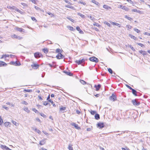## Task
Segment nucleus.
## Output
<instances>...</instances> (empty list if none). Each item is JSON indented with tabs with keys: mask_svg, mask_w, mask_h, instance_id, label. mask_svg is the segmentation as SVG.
<instances>
[{
	"mask_svg": "<svg viewBox=\"0 0 150 150\" xmlns=\"http://www.w3.org/2000/svg\"><path fill=\"white\" fill-rule=\"evenodd\" d=\"M109 99L110 100H112L113 101H115L117 100L116 96L114 93H113L111 96L109 97Z\"/></svg>",
	"mask_w": 150,
	"mask_h": 150,
	"instance_id": "1",
	"label": "nucleus"
},
{
	"mask_svg": "<svg viewBox=\"0 0 150 150\" xmlns=\"http://www.w3.org/2000/svg\"><path fill=\"white\" fill-rule=\"evenodd\" d=\"M89 60L92 62L97 63L98 62V59L95 57H91L89 58Z\"/></svg>",
	"mask_w": 150,
	"mask_h": 150,
	"instance_id": "2",
	"label": "nucleus"
},
{
	"mask_svg": "<svg viewBox=\"0 0 150 150\" xmlns=\"http://www.w3.org/2000/svg\"><path fill=\"white\" fill-rule=\"evenodd\" d=\"M34 56L35 58H38L43 56L42 55L40 52H36L34 53Z\"/></svg>",
	"mask_w": 150,
	"mask_h": 150,
	"instance_id": "3",
	"label": "nucleus"
},
{
	"mask_svg": "<svg viewBox=\"0 0 150 150\" xmlns=\"http://www.w3.org/2000/svg\"><path fill=\"white\" fill-rule=\"evenodd\" d=\"M132 102L134 106H138L140 104V103L138 101H137L135 99L133 100L132 101Z\"/></svg>",
	"mask_w": 150,
	"mask_h": 150,
	"instance_id": "4",
	"label": "nucleus"
},
{
	"mask_svg": "<svg viewBox=\"0 0 150 150\" xmlns=\"http://www.w3.org/2000/svg\"><path fill=\"white\" fill-rule=\"evenodd\" d=\"M56 57L58 59H61L64 58V56L61 53H59L56 56Z\"/></svg>",
	"mask_w": 150,
	"mask_h": 150,
	"instance_id": "5",
	"label": "nucleus"
},
{
	"mask_svg": "<svg viewBox=\"0 0 150 150\" xmlns=\"http://www.w3.org/2000/svg\"><path fill=\"white\" fill-rule=\"evenodd\" d=\"M85 61V59L83 58L79 60H76L75 62L78 65L81 64L82 63L84 62Z\"/></svg>",
	"mask_w": 150,
	"mask_h": 150,
	"instance_id": "6",
	"label": "nucleus"
},
{
	"mask_svg": "<svg viewBox=\"0 0 150 150\" xmlns=\"http://www.w3.org/2000/svg\"><path fill=\"white\" fill-rule=\"evenodd\" d=\"M98 127L100 128H102L104 127V125L103 123H98L97 124Z\"/></svg>",
	"mask_w": 150,
	"mask_h": 150,
	"instance_id": "7",
	"label": "nucleus"
},
{
	"mask_svg": "<svg viewBox=\"0 0 150 150\" xmlns=\"http://www.w3.org/2000/svg\"><path fill=\"white\" fill-rule=\"evenodd\" d=\"M32 68L34 69H37L39 67V65L38 64H34L31 65Z\"/></svg>",
	"mask_w": 150,
	"mask_h": 150,
	"instance_id": "8",
	"label": "nucleus"
},
{
	"mask_svg": "<svg viewBox=\"0 0 150 150\" xmlns=\"http://www.w3.org/2000/svg\"><path fill=\"white\" fill-rule=\"evenodd\" d=\"M101 85L100 84H98V85H95L94 86V87L96 88V91H98L99 90L100 88Z\"/></svg>",
	"mask_w": 150,
	"mask_h": 150,
	"instance_id": "9",
	"label": "nucleus"
},
{
	"mask_svg": "<svg viewBox=\"0 0 150 150\" xmlns=\"http://www.w3.org/2000/svg\"><path fill=\"white\" fill-rule=\"evenodd\" d=\"M71 125L74 127L75 128L78 129H81V128L80 127H78V125L75 123H73L71 124Z\"/></svg>",
	"mask_w": 150,
	"mask_h": 150,
	"instance_id": "10",
	"label": "nucleus"
},
{
	"mask_svg": "<svg viewBox=\"0 0 150 150\" xmlns=\"http://www.w3.org/2000/svg\"><path fill=\"white\" fill-rule=\"evenodd\" d=\"M63 72L66 74L67 75L71 76L73 75V74L70 72L67 71H64Z\"/></svg>",
	"mask_w": 150,
	"mask_h": 150,
	"instance_id": "11",
	"label": "nucleus"
},
{
	"mask_svg": "<svg viewBox=\"0 0 150 150\" xmlns=\"http://www.w3.org/2000/svg\"><path fill=\"white\" fill-rule=\"evenodd\" d=\"M16 30L18 31H19L21 32H25L24 30L22 28H19L18 27H16Z\"/></svg>",
	"mask_w": 150,
	"mask_h": 150,
	"instance_id": "12",
	"label": "nucleus"
},
{
	"mask_svg": "<svg viewBox=\"0 0 150 150\" xmlns=\"http://www.w3.org/2000/svg\"><path fill=\"white\" fill-rule=\"evenodd\" d=\"M7 65V64L5 62L2 61H0V67L6 66Z\"/></svg>",
	"mask_w": 150,
	"mask_h": 150,
	"instance_id": "13",
	"label": "nucleus"
},
{
	"mask_svg": "<svg viewBox=\"0 0 150 150\" xmlns=\"http://www.w3.org/2000/svg\"><path fill=\"white\" fill-rule=\"evenodd\" d=\"M76 29L77 30L79 31V32L80 34H83V32L81 30L80 27L79 26H77L76 27Z\"/></svg>",
	"mask_w": 150,
	"mask_h": 150,
	"instance_id": "14",
	"label": "nucleus"
},
{
	"mask_svg": "<svg viewBox=\"0 0 150 150\" xmlns=\"http://www.w3.org/2000/svg\"><path fill=\"white\" fill-rule=\"evenodd\" d=\"M1 147L2 149H5L6 150H11L8 147L6 146L5 145H1Z\"/></svg>",
	"mask_w": 150,
	"mask_h": 150,
	"instance_id": "15",
	"label": "nucleus"
},
{
	"mask_svg": "<svg viewBox=\"0 0 150 150\" xmlns=\"http://www.w3.org/2000/svg\"><path fill=\"white\" fill-rule=\"evenodd\" d=\"M46 142L45 139H43L40 142L39 144L41 145H44Z\"/></svg>",
	"mask_w": 150,
	"mask_h": 150,
	"instance_id": "16",
	"label": "nucleus"
},
{
	"mask_svg": "<svg viewBox=\"0 0 150 150\" xmlns=\"http://www.w3.org/2000/svg\"><path fill=\"white\" fill-rule=\"evenodd\" d=\"M131 90L132 91V93L133 95H134V96H137V92L136 90L132 88V89Z\"/></svg>",
	"mask_w": 150,
	"mask_h": 150,
	"instance_id": "17",
	"label": "nucleus"
},
{
	"mask_svg": "<svg viewBox=\"0 0 150 150\" xmlns=\"http://www.w3.org/2000/svg\"><path fill=\"white\" fill-rule=\"evenodd\" d=\"M139 52L143 55H146L147 54V52L145 51H143L142 50H140Z\"/></svg>",
	"mask_w": 150,
	"mask_h": 150,
	"instance_id": "18",
	"label": "nucleus"
},
{
	"mask_svg": "<svg viewBox=\"0 0 150 150\" xmlns=\"http://www.w3.org/2000/svg\"><path fill=\"white\" fill-rule=\"evenodd\" d=\"M21 4L23 6L22 7L23 8H26L28 7V5L25 3H21Z\"/></svg>",
	"mask_w": 150,
	"mask_h": 150,
	"instance_id": "19",
	"label": "nucleus"
},
{
	"mask_svg": "<svg viewBox=\"0 0 150 150\" xmlns=\"http://www.w3.org/2000/svg\"><path fill=\"white\" fill-rule=\"evenodd\" d=\"M95 119L97 120H98L100 118L99 115L98 114H96L95 116Z\"/></svg>",
	"mask_w": 150,
	"mask_h": 150,
	"instance_id": "20",
	"label": "nucleus"
},
{
	"mask_svg": "<svg viewBox=\"0 0 150 150\" xmlns=\"http://www.w3.org/2000/svg\"><path fill=\"white\" fill-rule=\"evenodd\" d=\"M111 23L113 25H117V26H118L119 28H120V27H121L120 26V24H118V23H115V22H112Z\"/></svg>",
	"mask_w": 150,
	"mask_h": 150,
	"instance_id": "21",
	"label": "nucleus"
},
{
	"mask_svg": "<svg viewBox=\"0 0 150 150\" xmlns=\"http://www.w3.org/2000/svg\"><path fill=\"white\" fill-rule=\"evenodd\" d=\"M72 145L69 144V145L68 149L69 150H73V148L72 147Z\"/></svg>",
	"mask_w": 150,
	"mask_h": 150,
	"instance_id": "22",
	"label": "nucleus"
},
{
	"mask_svg": "<svg viewBox=\"0 0 150 150\" xmlns=\"http://www.w3.org/2000/svg\"><path fill=\"white\" fill-rule=\"evenodd\" d=\"M132 11L137 12L141 14L143 13L142 11H140L139 10H132Z\"/></svg>",
	"mask_w": 150,
	"mask_h": 150,
	"instance_id": "23",
	"label": "nucleus"
},
{
	"mask_svg": "<svg viewBox=\"0 0 150 150\" xmlns=\"http://www.w3.org/2000/svg\"><path fill=\"white\" fill-rule=\"evenodd\" d=\"M129 36L131 38H132L134 40H137V38L131 34H129Z\"/></svg>",
	"mask_w": 150,
	"mask_h": 150,
	"instance_id": "24",
	"label": "nucleus"
},
{
	"mask_svg": "<svg viewBox=\"0 0 150 150\" xmlns=\"http://www.w3.org/2000/svg\"><path fill=\"white\" fill-rule=\"evenodd\" d=\"M11 123L9 122H6L4 123V125L5 127L10 126Z\"/></svg>",
	"mask_w": 150,
	"mask_h": 150,
	"instance_id": "25",
	"label": "nucleus"
},
{
	"mask_svg": "<svg viewBox=\"0 0 150 150\" xmlns=\"http://www.w3.org/2000/svg\"><path fill=\"white\" fill-rule=\"evenodd\" d=\"M66 18L67 19H68V20H69L72 22L73 23L74 22V19H73L71 18L70 16H67L66 17Z\"/></svg>",
	"mask_w": 150,
	"mask_h": 150,
	"instance_id": "26",
	"label": "nucleus"
},
{
	"mask_svg": "<svg viewBox=\"0 0 150 150\" xmlns=\"http://www.w3.org/2000/svg\"><path fill=\"white\" fill-rule=\"evenodd\" d=\"M67 28L70 30L74 31L75 30V29L74 28L71 26H68Z\"/></svg>",
	"mask_w": 150,
	"mask_h": 150,
	"instance_id": "27",
	"label": "nucleus"
},
{
	"mask_svg": "<svg viewBox=\"0 0 150 150\" xmlns=\"http://www.w3.org/2000/svg\"><path fill=\"white\" fill-rule=\"evenodd\" d=\"M125 17L129 21H131L132 20V18L128 16L127 15H125Z\"/></svg>",
	"mask_w": 150,
	"mask_h": 150,
	"instance_id": "28",
	"label": "nucleus"
},
{
	"mask_svg": "<svg viewBox=\"0 0 150 150\" xmlns=\"http://www.w3.org/2000/svg\"><path fill=\"white\" fill-rule=\"evenodd\" d=\"M15 11L16 12H18L22 14H23L25 13V12L21 10H15Z\"/></svg>",
	"mask_w": 150,
	"mask_h": 150,
	"instance_id": "29",
	"label": "nucleus"
},
{
	"mask_svg": "<svg viewBox=\"0 0 150 150\" xmlns=\"http://www.w3.org/2000/svg\"><path fill=\"white\" fill-rule=\"evenodd\" d=\"M78 15L80 16L83 18H85V16L84 15L81 14L80 13H78Z\"/></svg>",
	"mask_w": 150,
	"mask_h": 150,
	"instance_id": "30",
	"label": "nucleus"
},
{
	"mask_svg": "<svg viewBox=\"0 0 150 150\" xmlns=\"http://www.w3.org/2000/svg\"><path fill=\"white\" fill-rule=\"evenodd\" d=\"M7 8L8 9H15L16 8L15 6H13L12 7H11L9 5L7 6Z\"/></svg>",
	"mask_w": 150,
	"mask_h": 150,
	"instance_id": "31",
	"label": "nucleus"
},
{
	"mask_svg": "<svg viewBox=\"0 0 150 150\" xmlns=\"http://www.w3.org/2000/svg\"><path fill=\"white\" fill-rule=\"evenodd\" d=\"M103 8H104L105 9H110V8H110V7L109 6H108L107 5H104L103 6Z\"/></svg>",
	"mask_w": 150,
	"mask_h": 150,
	"instance_id": "32",
	"label": "nucleus"
},
{
	"mask_svg": "<svg viewBox=\"0 0 150 150\" xmlns=\"http://www.w3.org/2000/svg\"><path fill=\"white\" fill-rule=\"evenodd\" d=\"M33 130H34L35 131L37 132V133H38L39 134H40V132H40V131L38 130V129L37 128H35V129H34V128H33Z\"/></svg>",
	"mask_w": 150,
	"mask_h": 150,
	"instance_id": "33",
	"label": "nucleus"
},
{
	"mask_svg": "<svg viewBox=\"0 0 150 150\" xmlns=\"http://www.w3.org/2000/svg\"><path fill=\"white\" fill-rule=\"evenodd\" d=\"M43 52L46 53L47 54V53L48 52V50L47 49V48H44L43 49Z\"/></svg>",
	"mask_w": 150,
	"mask_h": 150,
	"instance_id": "34",
	"label": "nucleus"
},
{
	"mask_svg": "<svg viewBox=\"0 0 150 150\" xmlns=\"http://www.w3.org/2000/svg\"><path fill=\"white\" fill-rule=\"evenodd\" d=\"M30 1H31L34 4H37V2H38V1L37 0H29Z\"/></svg>",
	"mask_w": 150,
	"mask_h": 150,
	"instance_id": "35",
	"label": "nucleus"
},
{
	"mask_svg": "<svg viewBox=\"0 0 150 150\" xmlns=\"http://www.w3.org/2000/svg\"><path fill=\"white\" fill-rule=\"evenodd\" d=\"M80 81L81 83L83 85H85V84L87 83L86 82V81L83 80H80Z\"/></svg>",
	"mask_w": 150,
	"mask_h": 150,
	"instance_id": "36",
	"label": "nucleus"
},
{
	"mask_svg": "<svg viewBox=\"0 0 150 150\" xmlns=\"http://www.w3.org/2000/svg\"><path fill=\"white\" fill-rule=\"evenodd\" d=\"M108 72L110 73L111 74H112L113 73V71L112 69L110 68H109L108 69Z\"/></svg>",
	"mask_w": 150,
	"mask_h": 150,
	"instance_id": "37",
	"label": "nucleus"
},
{
	"mask_svg": "<svg viewBox=\"0 0 150 150\" xmlns=\"http://www.w3.org/2000/svg\"><path fill=\"white\" fill-rule=\"evenodd\" d=\"M24 110L26 112H27L29 113L30 112V111L29 110V109L27 108H25Z\"/></svg>",
	"mask_w": 150,
	"mask_h": 150,
	"instance_id": "38",
	"label": "nucleus"
},
{
	"mask_svg": "<svg viewBox=\"0 0 150 150\" xmlns=\"http://www.w3.org/2000/svg\"><path fill=\"white\" fill-rule=\"evenodd\" d=\"M3 122V120L1 117V116H0V125H1Z\"/></svg>",
	"mask_w": 150,
	"mask_h": 150,
	"instance_id": "39",
	"label": "nucleus"
},
{
	"mask_svg": "<svg viewBox=\"0 0 150 150\" xmlns=\"http://www.w3.org/2000/svg\"><path fill=\"white\" fill-rule=\"evenodd\" d=\"M92 2H93V3H94L95 4H96V5H98V4H99L98 2L96 1L95 0H92Z\"/></svg>",
	"mask_w": 150,
	"mask_h": 150,
	"instance_id": "40",
	"label": "nucleus"
},
{
	"mask_svg": "<svg viewBox=\"0 0 150 150\" xmlns=\"http://www.w3.org/2000/svg\"><path fill=\"white\" fill-rule=\"evenodd\" d=\"M104 23L106 24L109 27H110L111 26V25L105 21L104 22Z\"/></svg>",
	"mask_w": 150,
	"mask_h": 150,
	"instance_id": "41",
	"label": "nucleus"
},
{
	"mask_svg": "<svg viewBox=\"0 0 150 150\" xmlns=\"http://www.w3.org/2000/svg\"><path fill=\"white\" fill-rule=\"evenodd\" d=\"M129 47L132 51H135V49L133 47H132L131 45H129Z\"/></svg>",
	"mask_w": 150,
	"mask_h": 150,
	"instance_id": "42",
	"label": "nucleus"
},
{
	"mask_svg": "<svg viewBox=\"0 0 150 150\" xmlns=\"http://www.w3.org/2000/svg\"><path fill=\"white\" fill-rule=\"evenodd\" d=\"M61 51V50L59 49H57L56 50V53H61L60 52Z\"/></svg>",
	"mask_w": 150,
	"mask_h": 150,
	"instance_id": "43",
	"label": "nucleus"
},
{
	"mask_svg": "<svg viewBox=\"0 0 150 150\" xmlns=\"http://www.w3.org/2000/svg\"><path fill=\"white\" fill-rule=\"evenodd\" d=\"M24 91L27 92H31L32 91V90L31 89H24Z\"/></svg>",
	"mask_w": 150,
	"mask_h": 150,
	"instance_id": "44",
	"label": "nucleus"
},
{
	"mask_svg": "<svg viewBox=\"0 0 150 150\" xmlns=\"http://www.w3.org/2000/svg\"><path fill=\"white\" fill-rule=\"evenodd\" d=\"M32 110H33L34 112L36 113H38V111L35 108H32Z\"/></svg>",
	"mask_w": 150,
	"mask_h": 150,
	"instance_id": "45",
	"label": "nucleus"
},
{
	"mask_svg": "<svg viewBox=\"0 0 150 150\" xmlns=\"http://www.w3.org/2000/svg\"><path fill=\"white\" fill-rule=\"evenodd\" d=\"M65 6H66V7L67 8H70L71 9L73 8V7L70 5H67Z\"/></svg>",
	"mask_w": 150,
	"mask_h": 150,
	"instance_id": "46",
	"label": "nucleus"
},
{
	"mask_svg": "<svg viewBox=\"0 0 150 150\" xmlns=\"http://www.w3.org/2000/svg\"><path fill=\"white\" fill-rule=\"evenodd\" d=\"M22 104H24L25 105H27L28 104V103L26 102L25 101L23 100L22 102L21 103Z\"/></svg>",
	"mask_w": 150,
	"mask_h": 150,
	"instance_id": "47",
	"label": "nucleus"
},
{
	"mask_svg": "<svg viewBox=\"0 0 150 150\" xmlns=\"http://www.w3.org/2000/svg\"><path fill=\"white\" fill-rule=\"evenodd\" d=\"M21 65V63L20 62H16L15 66H18Z\"/></svg>",
	"mask_w": 150,
	"mask_h": 150,
	"instance_id": "48",
	"label": "nucleus"
},
{
	"mask_svg": "<svg viewBox=\"0 0 150 150\" xmlns=\"http://www.w3.org/2000/svg\"><path fill=\"white\" fill-rule=\"evenodd\" d=\"M96 112L95 111L91 110V114L92 115H94L96 113Z\"/></svg>",
	"mask_w": 150,
	"mask_h": 150,
	"instance_id": "49",
	"label": "nucleus"
},
{
	"mask_svg": "<svg viewBox=\"0 0 150 150\" xmlns=\"http://www.w3.org/2000/svg\"><path fill=\"white\" fill-rule=\"evenodd\" d=\"M40 115L42 117H43L44 118H46V116L43 113H40Z\"/></svg>",
	"mask_w": 150,
	"mask_h": 150,
	"instance_id": "50",
	"label": "nucleus"
},
{
	"mask_svg": "<svg viewBox=\"0 0 150 150\" xmlns=\"http://www.w3.org/2000/svg\"><path fill=\"white\" fill-rule=\"evenodd\" d=\"M134 30L138 33H140V30L137 28H134Z\"/></svg>",
	"mask_w": 150,
	"mask_h": 150,
	"instance_id": "51",
	"label": "nucleus"
},
{
	"mask_svg": "<svg viewBox=\"0 0 150 150\" xmlns=\"http://www.w3.org/2000/svg\"><path fill=\"white\" fill-rule=\"evenodd\" d=\"M137 44L138 45H139L141 46V47H143L144 46V45L142 43H137Z\"/></svg>",
	"mask_w": 150,
	"mask_h": 150,
	"instance_id": "52",
	"label": "nucleus"
},
{
	"mask_svg": "<svg viewBox=\"0 0 150 150\" xmlns=\"http://www.w3.org/2000/svg\"><path fill=\"white\" fill-rule=\"evenodd\" d=\"M126 87H127V88H129V89H130V90H131L132 89V88L130 86H129L127 84H126Z\"/></svg>",
	"mask_w": 150,
	"mask_h": 150,
	"instance_id": "53",
	"label": "nucleus"
},
{
	"mask_svg": "<svg viewBox=\"0 0 150 150\" xmlns=\"http://www.w3.org/2000/svg\"><path fill=\"white\" fill-rule=\"evenodd\" d=\"M126 27L128 28V29H131L132 27L129 25H127Z\"/></svg>",
	"mask_w": 150,
	"mask_h": 150,
	"instance_id": "54",
	"label": "nucleus"
},
{
	"mask_svg": "<svg viewBox=\"0 0 150 150\" xmlns=\"http://www.w3.org/2000/svg\"><path fill=\"white\" fill-rule=\"evenodd\" d=\"M66 108L65 107H62L60 108V110H66Z\"/></svg>",
	"mask_w": 150,
	"mask_h": 150,
	"instance_id": "55",
	"label": "nucleus"
},
{
	"mask_svg": "<svg viewBox=\"0 0 150 150\" xmlns=\"http://www.w3.org/2000/svg\"><path fill=\"white\" fill-rule=\"evenodd\" d=\"M31 18L33 21H35V22L37 21V20H36V19L35 17H31Z\"/></svg>",
	"mask_w": 150,
	"mask_h": 150,
	"instance_id": "56",
	"label": "nucleus"
},
{
	"mask_svg": "<svg viewBox=\"0 0 150 150\" xmlns=\"http://www.w3.org/2000/svg\"><path fill=\"white\" fill-rule=\"evenodd\" d=\"M43 104L45 105H47L48 104H50V103H48L46 101H45L43 103Z\"/></svg>",
	"mask_w": 150,
	"mask_h": 150,
	"instance_id": "57",
	"label": "nucleus"
},
{
	"mask_svg": "<svg viewBox=\"0 0 150 150\" xmlns=\"http://www.w3.org/2000/svg\"><path fill=\"white\" fill-rule=\"evenodd\" d=\"M2 108L7 110H8V107L5 106L4 105H3L2 106Z\"/></svg>",
	"mask_w": 150,
	"mask_h": 150,
	"instance_id": "58",
	"label": "nucleus"
},
{
	"mask_svg": "<svg viewBox=\"0 0 150 150\" xmlns=\"http://www.w3.org/2000/svg\"><path fill=\"white\" fill-rule=\"evenodd\" d=\"M88 17L91 20H94L95 19V18L92 17V16H88Z\"/></svg>",
	"mask_w": 150,
	"mask_h": 150,
	"instance_id": "59",
	"label": "nucleus"
},
{
	"mask_svg": "<svg viewBox=\"0 0 150 150\" xmlns=\"http://www.w3.org/2000/svg\"><path fill=\"white\" fill-rule=\"evenodd\" d=\"M120 8H122V9H125V7L121 5H120Z\"/></svg>",
	"mask_w": 150,
	"mask_h": 150,
	"instance_id": "60",
	"label": "nucleus"
},
{
	"mask_svg": "<svg viewBox=\"0 0 150 150\" xmlns=\"http://www.w3.org/2000/svg\"><path fill=\"white\" fill-rule=\"evenodd\" d=\"M122 150H130L128 148L126 147V148H122Z\"/></svg>",
	"mask_w": 150,
	"mask_h": 150,
	"instance_id": "61",
	"label": "nucleus"
},
{
	"mask_svg": "<svg viewBox=\"0 0 150 150\" xmlns=\"http://www.w3.org/2000/svg\"><path fill=\"white\" fill-rule=\"evenodd\" d=\"M64 1L65 2L68 3V4H71V3L70 2L67 0H65Z\"/></svg>",
	"mask_w": 150,
	"mask_h": 150,
	"instance_id": "62",
	"label": "nucleus"
},
{
	"mask_svg": "<svg viewBox=\"0 0 150 150\" xmlns=\"http://www.w3.org/2000/svg\"><path fill=\"white\" fill-rule=\"evenodd\" d=\"M22 38H23L22 37L18 36L17 39L19 40H21L22 39Z\"/></svg>",
	"mask_w": 150,
	"mask_h": 150,
	"instance_id": "63",
	"label": "nucleus"
},
{
	"mask_svg": "<svg viewBox=\"0 0 150 150\" xmlns=\"http://www.w3.org/2000/svg\"><path fill=\"white\" fill-rule=\"evenodd\" d=\"M17 36H18V35H15V34H14L13 35V37L14 38H17Z\"/></svg>",
	"mask_w": 150,
	"mask_h": 150,
	"instance_id": "64",
	"label": "nucleus"
}]
</instances>
